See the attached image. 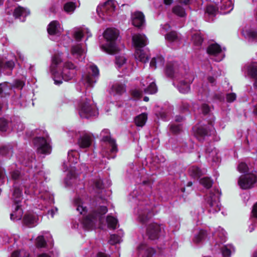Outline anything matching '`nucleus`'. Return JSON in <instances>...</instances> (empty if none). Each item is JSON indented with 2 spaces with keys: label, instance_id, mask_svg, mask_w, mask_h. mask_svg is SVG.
<instances>
[{
  "label": "nucleus",
  "instance_id": "obj_1",
  "mask_svg": "<svg viewBox=\"0 0 257 257\" xmlns=\"http://www.w3.org/2000/svg\"><path fill=\"white\" fill-rule=\"evenodd\" d=\"M118 35V31L112 28L107 29L103 33V37L107 41L105 45H101V49L106 53L113 54L118 51L115 41Z\"/></svg>",
  "mask_w": 257,
  "mask_h": 257
},
{
  "label": "nucleus",
  "instance_id": "obj_2",
  "mask_svg": "<svg viewBox=\"0 0 257 257\" xmlns=\"http://www.w3.org/2000/svg\"><path fill=\"white\" fill-rule=\"evenodd\" d=\"M50 143V140L47 134H45L42 137H36L33 140L37 152L42 154H49L51 153V147Z\"/></svg>",
  "mask_w": 257,
  "mask_h": 257
},
{
  "label": "nucleus",
  "instance_id": "obj_3",
  "mask_svg": "<svg viewBox=\"0 0 257 257\" xmlns=\"http://www.w3.org/2000/svg\"><path fill=\"white\" fill-rule=\"evenodd\" d=\"M90 101V99L84 98L80 103L79 112L81 117L87 118L97 113L95 105Z\"/></svg>",
  "mask_w": 257,
  "mask_h": 257
},
{
  "label": "nucleus",
  "instance_id": "obj_4",
  "mask_svg": "<svg viewBox=\"0 0 257 257\" xmlns=\"http://www.w3.org/2000/svg\"><path fill=\"white\" fill-rule=\"evenodd\" d=\"M115 8V2L113 0H108L103 5L98 6L97 13L98 16L103 19H107L114 11Z\"/></svg>",
  "mask_w": 257,
  "mask_h": 257
},
{
  "label": "nucleus",
  "instance_id": "obj_5",
  "mask_svg": "<svg viewBox=\"0 0 257 257\" xmlns=\"http://www.w3.org/2000/svg\"><path fill=\"white\" fill-rule=\"evenodd\" d=\"M98 75L99 70L97 67L95 65H90L88 73L83 76V84L86 88L92 87L93 83L96 82Z\"/></svg>",
  "mask_w": 257,
  "mask_h": 257
},
{
  "label": "nucleus",
  "instance_id": "obj_6",
  "mask_svg": "<svg viewBox=\"0 0 257 257\" xmlns=\"http://www.w3.org/2000/svg\"><path fill=\"white\" fill-rule=\"evenodd\" d=\"M256 181V176L251 173L241 176L238 179V184L241 188L247 189L252 187Z\"/></svg>",
  "mask_w": 257,
  "mask_h": 257
},
{
  "label": "nucleus",
  "instance_id": "obj_7",
  "mask_svg": "<svg viewBox=\"0 0 257 257\" xmlns=\"http://www.w3.org/2000/svg\"><path fill=\"white\" fill-rule=\"evenodd\" d=\"M99 210H93L84 217L83 223L86 228H92L95 226L97 220H101V216L100 215L99 212H98Z\"/></svg>",
  "mask_w": 257,
  "mask_h": 257
},
{
  "label": "nucleus",
  "instance_id": "obj_8",
  "mask_svg": "<svg viewBox=\"0 0 257 257\" xmlns=\"http://www.w3.org/2000/svg\"><path fill=\"white\" fill-rule=\"evenodd\" d=\"M184 71V69L178 63L170 62L166 66L165 73L168 77L174 78L178 77L180 74L183 75Z\"/></svg>",
  "mask_w": 257,
  "mask_h": 257
},
{
  "label": "nucleus",
  "instance_id": "obj_9",
  "mask_svg": "<svg viewBox=\"0 0 257 257\" xmlns=\"http://www.w3.org/2000/svg\"><path fill=\"white\" fill-rule=\"evenodd\" d=\"M101 141L107 143V145L110 148L111 153H116L117 152V145L115 141L110 137L109 131L107 129L103 130L101 133Z\"/></svg>",
  "mask_w": 257,
  "mask_h": 257
},
{
  "label": "nucleus",
  "instance_id": "obj_10",
  "mask_svg": "<svg viewBox=\"0 0 257 257\" xmlns=\"http://www.w3.org/2000/svg\"><path fill=\"white\" fill-rule=\"evenodd\" d=\"M162 228L161 225L157 223H152L150 224L147 228V235L149 239L151 240L158 239Z\"/></svg>",
  "mask_w": 257,
  "mask_h": 257
},
{
  "label": "nucleus",
  "instance_id": "obj_11",
  "mask_svg": "<svg viewBox=\"0 0 257 257\" xmlns=\"http://www.w3.org/2000/svg\"><path fill=\"white\" fill-rule=\"evenodd\" d=\"M194 80L193 75L191 73L186 74L184 80H181L178 84L179 91L183 93L189 92L190 90V84Z\"/></svg>",
  "mask_w": 257,
  "mask_h": 257
},
{
  "label": "nucleus",
  "instance_id": "obj_12",
  "mask_svg": "<svg viewBox=\"0 0 257 257\" xmlns=\"http://www.w3.org/2000/svg\"><path fill=\"white\" fill-rule=\"evenodd\" d=\"M75 73L74 64L71 62L66 63L62 71L63 79L65 81H68L74 76Z\"/></svg>",
  "mask_w": 257,
  "mask_h": 257
},
{
  "label": "nucleus",
  "instance_id": "obj_13",
  "mask_svg": "<svg viewBox=\"0 0 257 257\" xmlns=\"http://www.w3.org/2000/svg\"><path fill=\"white\" fill-rule=\"evenodd\" d=\"M93 135L90 133H83L78 140L77 144L81 148H87L92 143Z\"/></svg>",
  "mask_w": 257,
  "mask_h": 257
},
{
  "label": "nucleus",
  "instance_id": "obj_14",
  "mask_svg": "<svg viewBox=\"0 0 257 257\" xmlns=\"http://www.w3.org/2000/svg\"><path fill=\"white\" fill-rule=\"evenodd\" d=\"M132 24L136 27L140 28L145 24V16L141 12H136L132 15Z\"/></svg>",
  "mask_w": 257,
  "mask_h": 257
},
{
  "label": "nucleus",
  "instance_id": "obj_15",
  "mask_svg": "<svg viewBox=\"0 0 257 257\" xmlns=\"http://www.w3.org/2000/svg\"><path fill=\"white\" fill-rule=\"evenodd\" d=\"M133 42L137 48H141L148 44V39L144 34H136L133 37Z\"/></svg>",
  "mask_w": 257,
  "mask_h": 257
},
{
  "label": "nucleus",
  "instance_id": "obj_16",
  "mask_svg": "<svg viewBox=\"0 0 257 257\" xmlns=\"http://www.w3.org/2000/svg\"><path fill=\"white\" fill-rule=\"evenodd\" d=\"M152 210H140L138 212V220L143 224L147 223L153 216Z\"/></svg>",
  "mask_w": 257,
  "mask_h": 257
},
{
  "label": "nucleus",
  "instance_id": "obj_17",
  "mask_svg": "<svg viewBox=\"0 0 257 257\" xmlns=\"http://www.w3.org/2000/svg\"><path fill=\"white\" fill-rule=\"evenodd\" d=\"M205 200L207 203L208 204L207 206V207L213 208L214 209H220L221 207V204L219 203L218 200V194L216 195L215 194H210L208 196L206 197Z\"/></svg>",
  "mask_w": 257,
  "mask_h": 257
},
{
  "label": "nucleus",
  "instance_id": "obj_18",
  "mask_svg": "<svg viewBox=\"0 0 257 257\" xmlns=\"http://www.w3.org/2000/svg\"><path fill=\"white\" fill-rule=\"evenodd\" d=\"M47 31L49 34L51 35H58L61 33L62 29L58 22L53 21L48 25Z\"/></svg>",
  "mask_w": 257,
  "mask_h": 257
},
{
  "label": "nucleus",
  "instance_id": "obj_19",
  "mask_svg": "<svg viewBox=\"0 0 257 257\" xmlns=\"http://www.w3.org/2000/svg\"><path fill=\"white\" fill-rule=\"evenodd\" d=\"M71 54L79 61H82L85 57V51L80 45H76L72 47Z\"/></svg>",
  "mask_w": 257,
  "mask_h": 257
},
{
  "label": "nucleus",
  "instance_id": "obj_20",
  "mask_svg": "<svg viewBox=\"0 0 257 257\" xmlns=\"http://www.w3.org/2000/svg\"><path fill=\"white\" fill-rule=\"evenodd\" d=\"M217 5L221 10L224 11L223 13L226 14L232 10L233 0H220Z\"/></svg>",
  "mask_w": 257,
  "mask_h": 257
},
{
  "label": "nucleus",
  "instance_id": "obj_21",
  "mask_svg": "<svg viewBox=\"0 0 257 257\" xmlns=\"http://www.w3.org/2000/svg\"><path fill=\"white\" fill-rule=\"evenodd\" d=\"M15 209H19L21 207V203L22 199V190L18 188H15L13 194Z\"/></svg>",
  "mask_w": 257,
  "mask_h": 257
},
{
  "label": "nucleus",
  "instance_id": "obj_22",
  "mask_svg": "<svg viewBox=\"0 0 257 257\" xmlns=\"http://www.w3.org/2000/svg\"><path fill=\"white\" fill-rule=\"evenodd\" d=\"M248 74L254 79V86L257 88V64L252 63L248 66Z\"/></svg>",
  "mask_w": 257,
  "mask_h": 257
},
{
  "label": "nucleus",
  "instance_id": "obj_23",
  "mask_svg": "<svg viewBox=\"0 0 257 257\" xmlns=\"http://www.w3.org/2000/svg\"><path fill=\"white\" fill-rule=\"evenodd\" d=\"M135 58L137 61L146 63L149 60L148 55L141 48H137L135 53Z\"/></svg>",
  "mask_w": 257,
  "mask_h": 257
},
{
  "label": "nucleus",
  "instance_id": "obj_24",
  "mask_svg": "<svg viewBox=\"0 0 257 257\" xmlns=\"http://www.w3.org/2000/svg\"><path fill=\"white\" fill-rule=\"evenodd\" d=\"M30 14L29 10L26 9L18 6L14 10L13 15L16 18H20L22 17H26Z\"/></svg>",
  "mask_w": 257,
  "mask_h": 257
},
{
  "label": "nucleus",
  "instance_id": "obj_25",
  "mask_svg": "<svg viewBox=\"0 0 257 257\" xmlns=\"http://www.w3.org/2000/svg\"><path fill=\"white\" fill-rule=\"evenodd\" d=\"M12 91V86L7 82L0 84V97H5Z\"/></svg>",
  "mask_w": 257,
  "mask_h": 257
},
{
  "label": "nucleus",
  "instance_id": "obj_26",
  "mask_svg": "<svg viewBox=\"0 0 257 257\" xmlns=\"http://www.w3.org/2000/svg\"><path fill=\"white\" fill-rule=\"evenodd\" d=\"M207 53L210 55L216 56L221 53V47L217 44H211L207 48Z\"/></svg>",
  "mask_w": 257,
  "mask_h": 257
},
{
  "label": "nucleus",
  "instance_id": "obj_27",
  "mask_svg": "<svg viewBox=\"0 0 257 257\" xmlns=\"http://www.w3.org/2000/svg\"><path fill=\"white\" fill-rule=\"evenodd\" d=\"M87 34V37L91 36L88 29H78L76 31L74 34L75 39L77 41H80L85 34Z\"/></svg>",
  "mask_w": 257,
  "mask_h": 257
},
{
  "label": "nucleus",
  "instance_id": "obj_28",
  "mask_svg": "<svg viewBox=\"0 0 257 257\" xmlns=\"http://www.w3.org/2000/svg\"><path fill=\"white\" fill-rule=\"evenodd\" d=\"M164 63V58L162 56H158L156 58H153L150 62V67L155 69L157 66H162Z\"/></svg>",
  "mask_w": 257,
  "mask_h": 257
},
{
  "label": "nucleus",
  "instance_id": "obj_29",
  "mask_svg": "<svg viewBox=\"0 0 257 257\" xmlns=\"http://www.w3.org/2000/svg\"><path fill=\"white\" fill-rule=\"evenodd\" d=\"M194 130L196 138L200 141L204 137L209 135L208 131L203 127H199L197 128H194Z\"/></svg>",
  "mask_w": 257,
  "mask_h": 257
},
{
  "label": "nucleus",
  "instance_id": "obj_30",
  "mask_svg": "<svg viewBox=\"0 0 257 257\" xmlns=\"http://www.w3.org/2000/svg\"><path fill=\"white\" fill-rule=\"evenodd\" d=\"M15 62L12 60L4 61L0 59V69H8L12 70L15 67Z\"/></svg>",
  "mask_w": 257,
  "mask_h": 257
},
{
  "label": "nucleus",
  "instance_id": "obj_31",
  "mask_svg": "<svg viewBox=\"0 0 257 257\" xmlns=\"http://www.w3.org/2000/svg\"><path fill=\"white\" fill-rule=\"evenodd\" d=\"M147 119V115L143 113L136 116L135 119L136 124L138 126H144Z\"/></svg>",
  "mask_w": 257,
  "mask_h": 257
},
{
  "label": "nucleus",
  "instance_id": "obj_32",
  "mask_svg": "<svg viewBox=\"0 0 257 257\" xmlns=\"http://www.w3.org/2000/svg\"><path fill=\"white\" fill-rule=\"evenodd\" d=\"M165 39L170 42H177L180 41V38L175 31H172L166 35Z\"/></svg>",
  "mask_w": 257,
  "mask_h": 257
},
{
  "label": "nucleus",
  "instance_id": "obj_33",
  "mask_svg": "<svg viewBox=\"0 0 257 257\" xmlns=\"http://www.w3.org/2000/svg\"><path fill=\"white\" fill-rule=\"evenodd\" d=\"M106 221L107 223L108 227L109 228L114 229L117 227L118 224V220L115 217L111 215H108L106 218Z\"/></svg>",
  "mask_w": 257,
  "mask_h": 257
},
{
  "label": "nucleus",
  "instance_id": "obj_34",
  "mask_svg": "<svg viewBox=\"0 0 257 257\" xmlns=\"http://www.w3.org/2000/svg\"><path fill=\"white\" fill-rule=\"evenodd\" d=\"M147 79H149V81L151 82H150L149 85L147 88L145 89V92L149 94L155 93L157 91V88L155 83L154 81H152V79L149 78H148Z\"/></svg>",
  "mask_w": 257,
  "mask_h": 257
},
{
  "label": "nucleus",
  "instance_id": "obj_35",
  "mask_svg": "<svg viewBox=\"0 0 257 257\" xmlns=\"http://www.w3.org/2000/svg\"><path fill=\"white\" fill-rule=\"evenodd\" d=\"M189 173L193 178H198L202 175V172L199 168L192 166L189 169Z\"/></svg>",
  "mask_w": 257,
  "mask_h": 257
},
{
  "label": "nucleus",
  "instance_id": "obj_36",
  "mask_svg": "<svg viewBox=\"0 0 257 257\" xmlns=\"http://www.w3.org/2000/svg\"><path fill=\"white\" fill-rule=\"evenodd\" d=\"M23 215V210H14L10 214V217L13 220H19L21 219Z\"/></svg>",
  "mask_w": 257,
  "mask_h": 257
},
{
  "label": "nucleus",
  "instance_id": "obj_37",
  "mask_svg": "<svg viewBox=\"0 0 257 257\" xmlns=\"http://www.w3.org/2000/svg\"><path fill=\"white\" fill-rule=\"evenodd\" d=\"M173 12L176 15L180 17H184L186 16V13L184 8L180 6H176L173 9Z\"/></svg>",
  "mask_w": 257,
  "mask_h": 257
},
{
  "label": "nucleus",
  "instance_id": "obj_38",
  "mask_svg": "<svg viewBox=\"0 0 257 257\" xmlns=\"http://www.w3.org/2000/svg\"><path fill=\"white\" fill-rule=\"evenodd\" d=\"M64 10L67 13H72L76 8L75 4L73 2H68L64 5Z\"/></svg>",
  "mask_w": 257,
  "mask_h": 257
},
{
  "label": "nucleus",
  "instance_id": "obj_39",
  "mask_svg": "<svg viewBox=\"0 0 257 257\" xmlns=\"http://www.w3.org/2000/svg\"><path fill=\"white\" fill-rule=\"evenodd\" d=\"M243 35L252 41H257V32L251 30L246 31L243 33Z\"/></svg>",
  "mask_w": 257,
  "mask_h": 257
},
{
  "label": "nucleus",
  "instance_id": "obj_40",
  "mask_svg": "<svg viewBox=\"0 0 257 257\" xmlns=\"http://www.w3.org/2000/svg\"><path fill=\"white\" fill-rule=\"evenodd\" d=\"M36 217L31 214H27L24 217V222L28 225H32L34 223Z\"/></svg>",
  "mask_w": 257,
  "mask_h": 257
},
{
  "label": "nucleus",
  "instance_id": "obj_41",
  "mask_svg": "<svg viewBox=\"0 0 257 257\" xmlns=\"http://www.w3.org/2000/svg\"><path fill=\"white\" fill-rule=\"evenodd\" d=\"M192 41L195 45L199 46L203 42V38L200 34H195L192 36Z\"/></svg>",
  "mask_w": 257,
  "mask_h": 257
},
{
  "label": "nucleus",
  "instance_id": "obj_42",
  "mask_svg": "<svg viewBox=\"0 0 257 257\" xmlns=\"http://www.w3.org/2000/svg\"><path fill=\"white\" fill-rule=\"evenodd\" d=\"M206 232L204 230H200L199 233L194 238V242L198 243L200 242L205 237Z\"/></svg>",
  "mask_w": 257,
  "mask_h": 257
},
{
  "label": "nucleus",
  "instance_id": "obj_43",
  "mask_svg": "<svg viewBox=\"0 0 257 257\" xmlns=\"http://www.w3.org/2000/svg\"><path fill=\"white\" fill-rule=\"evenodd\" d=\"M206 232L204 230H200L199 233L194 238V242L198 243L200 242L205 237Z\"/></svg>",
  "mask_w": 257,
  "mask_h": 257
},
{
  "label": "nucleus",
  "instance_id": "obj_44",
  "mask_svg": "<svg viewBox=\"0 0 257 257\" xmlns=\"http://www.w3.org/2000/svg\"><path fill=\"white\" fill-rule=\"evenodd\" d=\"M85 202H83L81 198L79 197H76L74 200V204L75 207H77V209H79L81 208V209H86L87 206L84 205Z\"/></svg>",
  "mask_w": 257,
  "mask_h": 257
},
{
  "label": "nucleus",
  "instance_id": "obj_45",
  "mask_svg": "<svg viewBox=\"0 0 257 257\" xmlns=\"http://www.w3.org/2000/svg\"><path fill=\"white\" fill-rule=\"evenodd\" d=\"M112 89L117 94H121L125 91L124 86L121 84L116 83L114 84Z\"/></svg>",
  "mask_w": 257,
  "mask_h": 257
},
{
  "label": "nucleus",
  "instance_id": "obj_46",
  "mask_svg": "<svg viewBox=\"0 0 257 257\" xmlns=\"http://www.w3.org/2000/svg\"><path fill=\"white\" fill-rule=\"evenodd\" d=\"M170 131L173 134H178L182 130L181 124L172 123L170 125Z\"/></svg>",
  "mask_w": 257,
  "mask_h": 257
},
{
  "label": "nucleus",
  "instance_id": "obj_47",
  "mask_svg": "<svg viewBox=\"0 0 257 257\" xmlns=\"http://www.w3.org/2000/svg\"><path fill=\"white\" fill-rule=\"evenodd\" d=\"M12 257H29V254L25 250L14 251Z\"/></svg>",
  "mask_w": 257,
  "mask_h": 257
},
{
  "label": "nucleus",
  "instance_id": "obj_48",
  "mask_svg": "<svg viewBox=\"0 0 257 257\" xmlns=\"http://www.w3.org/2000/svg\"><path fill=\"white\" fill-rule=\"evenodd\" d=\"M200 183L207 188H209L212 186V181L210 178L204 177L200 180Z\"/></svg>",
  "mask_w": 257,
  "mask_h": 257
},
{
  "label": "nucleus",
  "instance_id": "obj_49",
  "mask_svg": "<svg viewBox=\"0 0 257 257\" xmlns=\"http://www.w3.org/2000/svg\"><path fill=\"white\" fill-rule=\"evenodd\" d=\"M155 253V251L153 248L146 246L144 248V252L143 257H152Z\"/></svg>",
  "mask_w": 257,
  "mask_h": 257
},
{
  "label": "nucleus",
  "instance_id": "obj_50",
  "mask_svg": "<svg viewBox=\"0 0 257 257\" xmlns=\"http://www.w3.org/2000/svg\"><path fill=\"white\" fill-rule=\"evenodd\" d=\"M46 244V241L42 236H38L36 240V245L38 247H44Z\"/></svg>",
  "mask_w": 257,
  "mask_h": 257
},
{
  "label": "nucleus",
  "instance_id": "obj_51",
  "mask_svg": "<svg viewBox=\"0 0 257 257\" xmlns=\"http://www.w3.org/2000/svg\"><path fill=\"white\" fill-rule=\"evenodd\" d=\"M126 58L123 56H118L116 57L115 63L118 67L121 66L126 62Z\"/></svg>",
  "mask_w": 257,
  "mask_h": 257
},
{
  "label": "nucleus",
  "instance_id": "obj_52",
  "mask_svg": "<svg viewBox=\"0 0 257 257\" xmlns=\"http://www.w3.org/2000/svg\"><path fill=\"white\" fill-rule=\"evenodd\" d=\"M237 170L240 173H245L247 171L248 167L244 163L241 162L238 166Z\"/></svg>",
  "mask_w": 257,
  "mask_h": 257
},
{
  "label": "nucleus",
  "instance_id": "obj_53",
  "mask_svg": "<svg viewBox=\"0 0 257 257\" xmlns=\"http://www.w3.org/2000/svg\"><path fill=\"white\" fill-rule=\"evenodd\" d=\"M120 237L115 234L111 235L110 239L109 240L110 244H114L115 243L119 242Z\"/></svg>",
  "mask_w": 257,
  "mask_h": 257
},
{
  "label": "nucleus",
  "instance_id": "obj_54",
  "mask_svg": "<svg viewBox=\"0 0 257 257\" xmlns=\"http://www.w3.org/2000/svg\"><path fill=\"white\" fill-rule=\"evenodd\" d=\"M62 61L60 56L59 54H55L53 58H52V67H53V65H57L60 64Z\"/></svg>",
  "mask_w": 257,
  "mask_h": 257
},
{
  "label": "nucleus",
  "instance_id": "obj_55",
  "mask_svg": "<svg viewBox=\"0 0 257 257\" xmlns=\"http://www.w3.org/2000/svg\"><path fill=\"white\" fill-rule=\"evenodd\" d=\"M206 13L209 15H214L216 13V8L213 6H208L206 8Z\"/></svg>",
  "mask_w": 257,
  "mask_h": 257
},
{
  "label": "nucleus",
  "instance_id": "obj_56",
  "mask_svg": "<svg viewBox=\"0 0 257 257\" xmlns=\"http://www.w3.org/2000/svg\"><path fill=\"white\" fill-rule=\"evenodd\" d=\"M231 251L227 246H224L222 249V255L224 257H229Z\"/></svg>",
  "mask_w": 257,
  "mask_h": 257
},
{
  "label": "nucleus",
  "instance_id": "obj_57",
  "mask_svg": "<svg viewBox=\"0 0 257 257\" xmlns=\"http://www.w3.org/2000/svg\"><path fill=\"white\" fill-rule=\"evenodd\" d=\"M8 122L7 120L4 118L0 119V130L2 131H6Z\"/></svg>",
  "mask_w": 257,
  "mask_h": 257
},
{
  "label": "nucleus",
  "instance_id": "obj_58",
  "mask_svg": "<svg viewBox=\"0 0 257 257\" xmlns=\"http://www.w3.org/2000/svg\"><path fill=\"white\" fill-rule=\"evenodd\" d=\"M132 94L133 97L136 98H140L142 95V92L137 89L133 90Z\"/></svg>",
  "mask_w": 257,
  "mask_h": 257
},
{
  "label": "nucleus",
  "instance_id": "obj_59",
  "mask_svg": "<svg viewBox=\"0 0 257 257\" xmlns=\"http://www.w3.org/2000/svg\"><path fill=\"white\" fill-rule=\"evenodd\" d=\"M236 99V95L235 93H229L226 95V99L228 102H233Z\"/></svg>",
  "mask_w": 257,
  "mask_h": 257
},
{
  "label": "nucleus",
  "instance_id": "obj_60",
  "mask_svg": "<svg viewBox=\"0 0 257 257\" xmlns=\"http://www.w3.org/2000/svg\"><path fill=\"white\" fill-rule=\"evenodd\" d=\"M11 150L6 146H4L0 149V154L6 156Z\"/></svg>",
  "mask_w": 257,
  "mask_h": 257
},
{
  "label": "nucleus",
  "instance_id": "obj_61",
  "mask_svg": "<svg viewBox=\"0 0 257 257\" xmlns=\"http://www.w3.org/2000/svg\"><path fill=\"white\" fill-rule=\"evenodd\" d=\"M201 109H202V112L204 114L208 113L210 110L209 106L207 104L202 105Z\"/></svg>",
  "mask_w": 257,
  "mask_h": 257
},
{
  "label": "nucleus",
  "instance_id": "obj_62",
  "mask_svg": "<svg viewBox=\"0 0 257 257\" xmlns=\"http://www.w3.org/2000/svg\"><path fill=\"white\" fill-rule=\"evenodd\" d=\"M24 126L23 124L21 122H19V123L17 125H15V130L18 131H22L24 130Z\"/></svg>",
  "mask_w": 257,
  "mask_h": 257
},
{
  "label": "nucleus",
  "instance_id": "obj_63",
  "mask_svg": "<svg viewBox=\"0 0 257 257\" xmlns=\"http://www.w3.org/2000/svg\"><path fill=\"white\" fill-rule=\"evenodd\" d=\"M11 175L13 179L16 180L19 178L20 176V173L18 171H14L12 173Z\"/></svg>",
  "mask_w": 257,
  "mask_h": 257
},
{
  "label": "nucleus",
  "instance_id": "obj_64",
  "mask_svg": "<svg viewBox=\"0 0 257 257\" xmlns=\"http://www.w3.org/2000/svg\"><path fill=\"white\" fill-rule=\"evenodd\" d=\"M95 187L98 189H102L103 187V184L101 180H97L95 183Z\"/></svg>",
  "mask_w": 257,
  "mask_h": 257
}]
</instances>
